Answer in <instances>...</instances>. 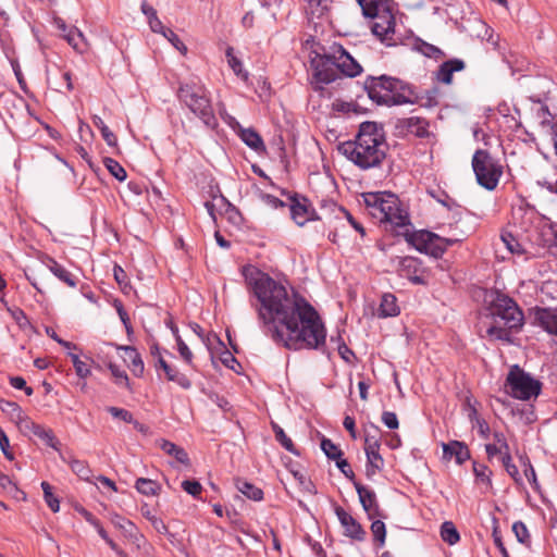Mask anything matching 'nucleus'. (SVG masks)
Listing matches in <instances>:
<instances>
[{"instance_id": "nucleus-1", "label": "nucleus", "mask_w": 557, "mask_h": 557, "mask_svg": "<svg viewBox=\"0 0 557 557\" xmlns=\"http://www.w3.org/2000/svg\"><path fill=\"white\" fill-rule=\"evenodd\" d=\"M256 302H251L263 331L275 343L288 349H321L326 329L313 306L294 289L268 274L252 285Z\"/></svg>"}, {"instance_id": "nucleus-2", "label": "nucleus", "mask_w": 557, "mask_h": 557, "mask_svg": "<svg viewBox=\"0 0 557 557\" xmlns=\"http://www.w3.org/2000/svg\"><path fill=\"white\" fill-rule=\"evenodd\" d=\"M485 315L481 321L483 337L491 341L510 342L512 331H519L524 323V314L509 296L491 290L485 296Z\"/></svg>"}, {"instance_id": "nucleus-3", "label": "nucleus", "mask_w": 557, "mask_h": 557, "mask_svg": "<svg viewBox=\"0 0 557 557\" xmlns=\"http://www.w3.org/2000/svg\"><path fill=\"white\" fill-rule=\"evenodd\" d=\"M338 149L361 170L380 166L387 151L383 125L370 121L361 123L355 139L343 143Z\"/></svg>"}, {"instance_id": "nucleus-4", "label": "nucleus", "mask_w": 557, "mask_h": 557, "mask_svg": "<svg viewBox=\"0 0 557 557\" xmlns=\"http://www.w3.org/2000/svg\"><path fill=\"white\" fill-rule=\"evenodd\" d=\"M177 96L207 127L215 128L218 126L209 92L200 82L191 81L181 84Z\"/></svg>"}, {"instance_id": "nucleus-5", "label": "nucleus", "mask_w": 557, "mask_h": 557, "mask_svg": "<svg viewBox=\"0 0 557 557\" xmlns=\"http://www.w3.org/2000/svg\"><path fill=\"white\" fill-rule=\"evenodd\" d=\"M363 86L369 98L381 106L393 107L413 102L400 92L404 89L403 82L392 76H369Z\"/></svg>"}, {"instance_id": "nucleus-6", "label": "nucleus", "mask_w": 557, "mask_h": 557, "mask_svg": "<svg viewBox=\"0 0 557 557\" xmlns=\"http://www.w3.org/2000/svg\"><path fill=\"white\" fill-rule=\"evenodd\" d=\"M541 383L524 372L519 366H512L507 379V393L520 400L536 398L541 392Z\"/></svg>"}, {"instance_id": "nucleus-7", "label": "nucleus", "mask_w": 557, "mask_h": 557, "mask_svg": "<svg viewBox=\"0 0 557 557\" xmlns=\"http://www.w3.org/2000/svg\"><path fill=\"white\" fill-rule=\"evenodd\" d=\"M472 168L479 185L487 190H494L497 187L503 169L486 150L475 151Z\"/></svg>"}, {"instance_id": "nucleus-8", "label": "nucleus", "mask_w": 557, "mask_h": 557, "mask_svg": "<svg viewBox=\"0 0 557 557\" xmlns=\"http://www.w3.org/2000/svg\"><path fill=\"white\" fill-rule=\"evenodd\" d=\"M405 239L418 251L434 258H441L445 252V242L443 237L429 231L412 230L410 233H405Z\"/></svg>"}, {"instance_id": "nucleus-9", "label": "nucleus", "mask_w": 557, "mask_h": 557, "mask_svg": "<svg viewBox=\"0 0 557 557\" xmlns=\"http://www.w3.org/2000/svg\"><path fill=\"white\" fill-rule=\"evenodd\" d=\"M388 205H391V208L383 211L380 222L389 224L397 236L405 238V233H410L413 228L409 214L398 197L393 194L388 197Z\"/></svg>"}, {"instance_id": "nucleus-10", "label": "nucleus", "mask_w": 557, "mask_h": 557, "mask_svg": "<svg viewBox=\"0 0 557 557\" xmlns=\"http://www.w3.org/2000/svg\"><path fill=\"white\" fill-rule=\"evenodd\" d=\"M310 64L313 70L312 76L317 83L330 84L338 77L337 63L335 58H333V46L331 47V52L317 53L311 58Z\"/></svg>"}, {"instance_id": "nucleus-11", "label": "nucleus", "mask_w": 557, "mask_h": 557, "mask_svg": "<svg viewBox=\"0 0 557 557\" xmlns=\"http://www.w3.org/2000/svg\"><path fill=\"white\" fill-rule=\"evenodd\" d=\"M373 434L367 432L364 437V451L367 455L366 472L368 478L376 474L384 466V459L380 454L381 438L379 436V429L373 426Z\"/></svg>"}, {"instance_id": "nucleus-12", "label": "nucleus", "mask_w": 557, "mask_h": 557, "mask_svg": "<svg viewBox=\"0 0 557 557\" xmlns=\"http://www.w3.org/2000/svg\"><path fill=\"white\" fill-rule=\"evenodd\" d=\"M371 23L372 34L383 44L393 45L395 34V17L389 10L383 9L375 15Z\"/></svg>"}, {"instance_id": "nucleus-13", "label": "nucleus", "mask_w": 557, "mask_h": 557, "mask_svg": "<svg viewBox=\"0 0 557 557\" xmlns=\"http://www.w3.org/2000/svg\"><path fill=\"white\" fill-rule=\"evenodd\" d=\"M397 272L399 276L409 280L413 284H428L426 271L422 262L414 257H404L397 260Z\"/></svg>"}, {"instance_id": "nucleus-14", "label": "nucleus", "mask_w": 557, "mask_h": 557, "mask_svg": "<svg viewBox=\"0 0 557 557\" xmlns=\"http://www.w3.org/2000/svg\"><path fill=\"white\" fill-rule=\"evenodd\" d=\"M290 201V218L298 226L317 219L315 210L306 197L296 195Z\"/></svg>"}, {"instance_id": "nucleus-15", "label": "nucleus", "mask_w": 557, "mask_h": 557, "mask_svg": "<svg viewBox=\"0 0 557 557\" xmlns=\"http://www.w3.org/2000/svg\"><path fill=\"white\" fill-rule=\"evenodd\" d=\"M395 127L398 134L403 136L414 135L419 138H425L430 135L429 122L419 116L399 119L397 120Z\"/></svg>"}, {"instance_id": "nucleus-16", "label": "nucleus", "mask_w": 557, "mask_h": 557, "mask_svg": "<svg viewBox=\"0 0 557 557\" xmlns=\"http://www.w3.org/2000/svg\"><path fill=\"white\" fill-rule=\"evenodd\" d=\"M333 58L336 60L337 70L348 77H355L362 72L361 65L341 45H333Z\"/></svg>"}, {"instance_id": "nucleus-17", "label": "nucleus", "mask_w": 557, "mask_h": 557, "mask_svg": "<svg viewBox=\"0 0 557 557\" xmlns=\"http://www.w3.org/2000/svg\"><path fill=\"white\" fill-rule=\"evenodd\" d=\"M335 515L344 529V535L356 541H363L366 539V531L361 524L343 507H335Z\"/></svg>"}, {"instance_id": "nucleus-18", "label": "nucleus", "mask_w": 557, "mask_h": 557, "mask_svg": "<svg viewBox=\"0 0 557 557\" xmlns=\"http://www.w3.org/2000/svg\"><path fill=\"white\" fill-rule=\"evenodd\" d=\"M354 486L359 496L360 504L363 510L367 512L369 519L382 517L375 492L369 487L363 486L358 481H354Z\"/></svg>"}, {"instance_id": "nucleus-19", "label": "nucleus", "mask_w": 557, "mask_h": 557, "mask_svg": "<svg viewBox=\"0 0 557 557\" xmlns=\"http://www.w3.org/2000/svg\"><path fill=\"white\" fill-rule=\"evenodd\" d=\"M392 194L386 193H367L363 195V201L369 210V213L379 221L382 219L383 211L389 210L388 197Z\"/></svg>"}, {"instance_id": "nucleus-20", "label": "nucleus", "mask_w": 557, "mask_h": 557, "mask_svg": "<svg viewBox=\"0 0 557 557\" xmlns=\"http://www.w3.org/2000/svg\"><path fill=\"white\" fill-rule=\"evenodd\" d=\"M534 320L547 333L557 336V307L534 309Z\"/></svg>"}, {"instance_id": "nucleus-21", "label": "nucleus", "mask_w": 557, "mask_h": 557, "mask_svg": "<svg viewBox=\"0 0 557 557\" xmlns=\"http://www.w3.org/2000/svg\"><path fill=\"white\" fill-rule=\"evenodd\" d=\"M502 240L511 253L539 256L540 252L535 247V243L530 242L529 245L520 243L511 233L502 235Z\"/></svg>"}, {"instance_id": "nucleus-22", "label": "nucleus", "mask_w": 557, "mask_h": 557, "mask_svg": "<svg viewBox=\"0 0 557 557\" xmlns=\"http://www.w3.org/2000/svg\"><path fill=\"white\" fill-rule=\"evenodd\" d=\"M444 458H455L458 465H462L470 459V450L463 442L450 441L443 444Z\"/></svg>"}, {"instance_id": "nucleus-23", "label": "nucleus", "mask_w": 557, "mask_h": 557, "mask_svg": "<svg viewBox=\"0 0 557 557\" xmlns=\"http://www.w3.org/2000/svg\"><path fill=\"white\" fill-rule=\"evenodd\" d=\"M466 64L461 59H450L443 62L435 73L437 82L449 85L453 82V74L465 69Z\"/></svg>"}, {"instance_id": "nucleus-24", "label": "nucleus", "mask_w": 557, "mask_h": 557, "mask_svg": "<svg viewBox=\"0 0 557 557\" xmlns=\"http://www.w3.org/2000/svg\"><path fill=\"white\" fill-rule=\"evenodd\" d=\"M541 243H535V247L540 252V248H547L550 255L557 258V223L550 224L547 228L537 234Z\"/></svg>"}, {"instance_id": "nucleus-25", "label": "nucleus", "mask_w": 557, "mask_h": 557, "mask_svg": "<svg viewBox=\"0 0 557 557\" xmlns=\"http://www.w3.org/2000/svg\"><path fill=\"white\" fill-rule=\"evenodd\" d=\"M44 264L55 275L60 281L65 283L70 287L76 286V280L73 275L60 263H58L53 258L46 257L42 260Z\"/></svg>"}, {"instance_id": "nucleus-26", "label": "nucleus", "mask_w": 557, "mask_h": 557, "mask_svg": "<svg viewBox=\"0 0 557 557\" xmlns=\"http://www.w3.org/2000/svg\"><path fill=\"white\" fill-rule=\"evenodd\" d=\"M400 313V308L397 304V298L391 293H386L382 296L377 315L380 318L396 317Z\"/></svg>"}, {"instance_id": "nucleus-27", "label": "nucleus", "mask_w": 557, "mask_h": 557, "mask_svg": "<svg viewBox=\"0 0 557 557\" xmlns=\"http://www.w3.org/2000/svg\"><path fill=\"white\" fill-rule=\"evenodd\" d=\"M64 39L78 53H84L87 50L86 38L75 26H71L69 32L64 35Z\"/></svg>"}, {"instance_id": "nucleus-28", "label": "nucleus", "mask_w": 557, "mask_h": 557, "mask_svg": "<svg viewBox=\"0 0 557 557\" xmlns=\"http://www.w3.org/2000/svg\"><path fill=\"white\" fill-rule=\"evenodd\" d=\"M126 358L129 360V368L134 375L140 376L144 373V361L136 348L132 346H124Z\"/></svg>"}, {"instance_id": "nucleus-29", "label": "nucleus", "mask_w": 557, "mask_h": 557, "mask_svg": "<svg viewBox=\"0 0 557 557\" xmlns=\"http://www.w3.org/2000/svg\"><path fill=\"white\" fill-rule=\"evenodd\" d=\"M135 488L145 496H157L161 492V485L157 481L146 478H138Z\"/></svg>"}, {"instance_id": "nucleus-30", "label": "nucleus", "mask_w": 557, "mask_h": 557, "mask_svg": "<svg viewBox=\"0 0 557 557\" xmlns=\"http://www.w3.org/2000/svg\"><path fill=\"white\" fill-rule=\"evenodd\" d=\"M225 54L228 66L233 70L234 74L244 82H247L249 73L244 69L242 61L234 54L233 47H227Z\"/></svg>"}, {"instance_id": "nucleus-31", "label": "nucleus", "mask_w": 557, "mask_h": 557, "mask_svg": "<svg viewBox=\"0 0 557 557\" xmlns=\"http://www.w3.org/2000/svg\"><path fill=\"white\" fill-rule=\"evenodd\" d=\"M161 449L168 455L173 456L178 462L183 465L189 463V458L187 453L182 448L175 445L174 443L162 440L160 444Z\"/></svg>"}, {"instance_id": "nucleus-32", "label": "nucleus", "mask_w": 557, "mask_h": 557, "mask_svg": "<svg viewBox=\"0 0 557 557\" xmlns=\"http://www.w3.org/2000/svg\"><path fill=\"white\" fill-rule=\"evenodd\" d=\"M236 487L240 493H243L249 499L259 502L263 498L262 490L247 481L237 480Z\"/></svg>"}, {"instance_id": "nucleus-33", "label": "nucleus", "mask_w": 557, "mask_h": 557, "mask_svg": "<svg viewBox=\"0 0 557 557\" xmlns=\"http://www.w3.org/2000/svg\"><path fill=\"white\" fill-rule=\"evenodd\" d=\"M240 139L251 149L258 151L264 149V144L261 136L251 128H246L240 132Z\"/></svg>"}, {"instance_id": "nucleus-34", "label": "nucleus", "mask_w": 557, "mask_h": 557, "mask_svg": "<svg viewBox=\"0 0 557 557\" xmlns=\"http://www.w3.org/2000/svg\"><path fill=\"white\" fill-rule=\"evenodd\" d=\"M414 49L431 59L440 60L445 57V53L438 47L423 40L417 41Z\"/></svg>"}, {"instance_id": "nucleus-35", "label": "nucleus", "mask_w": 557, "mask_h": 557, "mask_svg": "<svg viewBox=\"0 0 557 557\" xmlns=\"http://www.w3.org/2000/svg\"><path fill=\"white\" fill-rule=\"evenodd\" d=\"M92 123L101 132L104 141L111 147H116V136L113 134V132L110 131V128L107 126L103 120L100 116L95 115L92 117Z\"/></svg>"}, {"instance_id": "nucleus-36", "label": "nucleus", "mask_w": 557, "mask_h": 557, "mask_svg": "<svg viewBox=\"0 0 557 557\" xmlns=\"http://www.w3.org/2000/svg\"><path fill=\"white\" fill-rule=\"evenodd\" d=\"M441 536L443 541L449 545H455L460 540L459 533L451 521H445L442 524Z\"/></svg>"}, {"instance_id": "nucleus-37", "label": "nucleus", "mask_w": 557, "mask_h": 557, "mask_svg": "<svg viewBox=\"0 0 557 557\" xmlns=\"http://www.w3.org/2000/svg\"><path fill=\"white\" fill-rule=\"evenodd\" d=\"M307 10L312 16L320 17L329 11L332 0H306Z\"/></svg>"}, {"instance_id": "nucleus-38", "label": "nucleus", "mask_w": 557, "mask_h": 557, "mask_svg": "<svg viewBox=\"0 0 557 557\" xmlns=\"http://www.w3.org/2000/svg\"><path fill=\"white\" fill-rule=\"evenodd\" d=\"M166 379L169 381L175 382L184 389H189L191 387L190 380L183 373H181L177 369L172 368L171 366L164 371Z\"/></svg>"}, {"instance_id": "nucleus-39", "label": "nucleus", "mask_w": 557, "mask_h": 557, "mask_svg": "<svg viewBox=\"0 0 557 557\" xmlns=\"http://www.w3.org/2000/svg\"><path fill=\"white\" fill-rule=\"evenodd\" d=\"M103 164L109 173L114 176L117 181L123 182L126 180V171L124 168L114 159L106 157L103 158Z\"/></svg>"}, {"instance_id": "nucleus-40", "label": "nucleus", "mask_w": 557, "mask_h": 557, "mask_svg": "<svg viewBox=\"0 0 557 557\" xmlns=\"http://www.w3.org/2000/svg\"><path fill=\"white\" fill-rule=\"evenodd\" d=\"M172 332L176 339L177 350L181 355V357L186 361V363L191 364L194 355L191 350L188 348L186 343L182 339V337L178 335V330L175 326H172Z\"/></svg>"}, {"instance_id": "nucleus-41", "label": "nucleus", "mask_w": 557, "mask_h": 557, "mask_svg": "<svg viewBox=\"0 0 557 557\" xmlns=\"http://www.w3.org/2000/svg\"><path fill=\"white\" fill-rule=\"evenodd\" d=\"M36 429H37V434L35 436L40 438L47 446H49L55 450L59 449V441L54 436V433L51 429H47L42 425H41V428H36Z\"/></svg>"}, {"instance_id": "nucleus-42", "label": "nucleus", "mask_w": 557, "mask_h": 557, "mask_svg": "<svg viewBox=\"0 0 557 557\" xmlns=\"http://www.w3.org/2000/svg\"><path fill=\"white\" fill-rule=\"evenodd\" d=\"M41 488L44 492V498L47 503L48 507L53 511L58 512L60 509V502L59 499L53 495L51 485L44 481L41 482Z\"/></svg>"}, {"instance_id": "nucleus-43", "label": "nucleus", "mask_w": 557, "mask_h": 557, "mask_svg": "<svg viewBox=\"0 0 557 557\" xmlns=\"http://www.w3.org/2000/svg\"><path fill=\"white\" fill-rule=\"evenodd\" d=\"M321 449L331 460L338 461L342 459L343 451L329 438H323L321 441Z\"/></svg>"}, {"instance_id": "nucleus-44", "label": "nucleus", "mask_w": 557, "mask_h": 557, "mask_svg": "<svg viewBox=\"0 0 557 557\" xmlns=\"http://www.w3.org/2000/svg\"><path fill=\"white\" fill-rule=\"evenodd\" d=\"M275 438L289 453L297 454L293 441L285 434L284 430L278 425H273Z\"/></svg>"}, {"instance_id": "nucleus-45", "label": "nucleus", "mask_w": 557, "mask_h": 557, "mask_svg": "<svg viewBox=\"0 0 557 557\" xmlns=\"http://www.w3.org/2000/svg\"><path fill=\"white\" fill-rule=\"evenodd\" d=\"M70 468L75 474H77L81 479H84V480H88L91 474L90 468L83 460H78V459L71 460Z\"/></svg>"}, {"instance_id": "nucleus-46", "label": "nucleus", "mask_w": 557, "mask_h": 557, "mask_svg": "<svg viewBox=\"0 0 557 557\" xmlns=\"http://www.w3.org/2000/svg\"><path fill=\"white\" fill-rule=\"evenodd\" d=\"M502 463L506 470V472L517 482H521V476L519 474V470L516 465L512 463V459L510 453L505 451V456L502 458Z\"/></svg>"}, {"instance_id": "nucleus-47", "label": "nucleus", "mask_w": 557, "mask_h": 557, "mask_svg": "<svg viewBox=\"0 0 557 557\" xmlns=\"http://www.w3.org/2000/svg\"><path fill=\"white\" fill-rule=\"evenodd\" d=\"M69 356L73 362L75 372L79 377L86 379L87 376L90 375L89 367L79 359L78 355L70 352Z\"/></svg>"}, {"instance_id": "nucleus-48", "label": "nucleus", "mask_w": 557, "mask_h": 557, "mask_svg": "<svg viewBox=\"0 0 557 557\" xmlns=\"http://www.w3.org/2000/svg\"><path fill=\"white\" fill-rule=\"evenodd\" d=\"M371 532L375 541L380 543V546L385 544L386 528L385 523L381 520H375L371 524Z\"/></svg>"}, {"instance_id": "nucleus-49", "label": "nucleus", "mask_w": 557, "mask_h": 557, "mask_svg": "<svg viewBox=\"0 0 557 557\" xmlns=\"http://www.w3.org/2000/svg\"><path fill=\"white\" fill-rule=\"evenodd\" d=\"M357 2L364 16L371 17L381 11L377 0H357Z\"/></svg>"}, {"instance_id": "nucleus-50", "label": "nucleus", "mask_w": 557, "mask_h": 557, "mask_svg": "<svg viewBox=\"0 0 557 557\" xmlns=\"http://www.w3.org/2000/svg\"><path fill=\"white\" fill-rule=\"evenodd\" d=\"M473 472L475 478L482 483L490 484L491 483V470L482 463L473 462Z\"/></svg>"}, {"instance_id": "nucleus-51", "label": "nucleus", "mask_w": 557, "mask_h": 557, "mask_svg": "<svg viewBox=\"0 0 557 557\" xmlns=\"http://www.w3.org/2000/svg\"><path fill=\"white\" fill-rule=\"evenodd\" d=\"M163 36L172 44L176 50H178L183 55H186L188 51L187 47L172 29L168 28Z\"/></svg>"}, {"instance_id": "nucleus-52", "label": "nucleus", "mask_w": 557, "mask_h": 557, "mask_svg": "<svg viewBox=\"0 0 557 557\" xmlns=\"http://www.w3.org/2000/svg\"><path fill=\"white\" fill-rule=\"evenodd\" d=\"M512 531L517 537V540L522 543L527 544L530 540L529 531L525 527V524L521 521H517L512 524Z\"/></svg>"}, {"instance_id": "nucleus-53", "label": "nucleus", "mask_w": 557, "mask_h": 557, "mask_svg": "<svg viewBox=\"0 0 557 557\" xmlns=\"http://www.w3.org/2000/svg\"><path fill=\"white\" fill-rule=\"evenodd\" d=\"M109 370H110L112 376L115 379L116 384H119V385H127L128 384V376L124 370L120 369V367H117L114 363H110Z\"/></svg>"}, {"instance_id": "nucleus-54", "label": "nucleus", "mask_w": 557, "mask_h": 557, "mask_svg": "<svg viewBox=\"0 0 557 557\" xmlns=\"http://www.w3.org/2000/svg\"><path fill=\"white\" fill-rule=\"evenodd\" d=\"M108 411L110 412V414L113 418L121 419L122 421H124L126 423L134 422L133 414L126 409L117 408V407H109Z\"/></svg>"}, {"instance_id": "nucleus-55", "label": "nucleus", "mask_w": 557, "mask_h": 557, "mask_svg": "<svg viewBox=\"0 0 557 557\" xmlns=\"http://www.w3.org/2000/svg\"><path fill=\"white\" fill-rule=\"evenodd\" d=\"M17 424L22 432L24 433H32L33 435L37 434L36 428H41L40 424L35 423L32 421L27 416L24 414V417L17 421Z\"/></svg>"}, {"instance_id": "nucleus-56", "label": "nucleus", "mask_w": 557, "mask_h": 557, "mask_svg": "<svg viewBox=\"0 0 557 557\" xmlns=\"http://www.w3.org/2000/svg\"><path fill=\"white\" fill-rule=\"evenodd\" d=\"M182 488L194 497H197L200 495L202 491V486L198 481L195 480H185L182 482Z\"/></svg>"}, {"instance_id": "nucleus-57", "label": "nucleus", "mask_w": 557, "mask_h": 557, "mask_svg": "<svg viewBox=\"0 0 557 557\" xmlns=\"http://www.w3.org/2000/svg\"><path fill=\"white\" fill-rule=\"evenodd\" d=\"M3 411L11 413L16 419V422L24 417L22 408L13 401H5L3 406H0Z\"/></svg>"}, {"instance_id": "nucleus-58", "label": "nucleus", "mask_w": 557, "mask_h": 557, "mask_svg": "<svg viewBox=\"0 0 557 557\" xmlns=\"http://www.w3.org/2000/svg\"><path fill=\"white\" fill-rule=\"evenodd\" d=\"M382 422L386 428L391 430L398 429L399 426L398 418L393 411H384L382 413Z\"/></svg>"}, {"instance_id": "nucleus-59", "label": "nucleus", "mask_w": 557, "mask_h": 557, "mask_svg": "<svg viewBox=\"0 0 557 557\" xmlns=\"http://www.w3.org/2000/svg\"><path fill=\"white\" fill-rule=\"evenodd\" d=\"M10 384L16 389H24L25 394L28 396L34 393L33 388L26 385V381L22 376H11Z\"/></svg>"}, {"instance_id": "nucleus-60", "label": "nucleus", "mask_w": 557, "mask_h": 557, "mask_svg": "<svg viewBox=\"0 0 557 557\" xmlns=\"http://www.w3.org/2000/svg\"><path fill=\"white\" fill-rule=\"evenodd\" d=\"M113 275H114V278L117 282V284L124 290V293H127L126 292V288H127V275H126L125 271L120 265H115L114 269H113Z\"/></svg>"}, {"instance_id": "nucleus-61", "label": "nucleus", "mask_w": 557, "mask_h": 557, "mask_svg": "<svg viewBox=\"0 0 557 557\" xmlns=\"http://www.w3.org/2000/svg\"><path fill=\"white\" fill-rule=\"evenodd\" d=\"M336 466L347 479L351 480L352 482L356 481L355 473L346 459H339L336 461Z\"/></svg>"}, {"instance_id": "nucleus-62", "label": "nucleus", "mask_w": 557, "mask_h": 557, "mask_svg": "<svg viewBox=\"0 0 557 557\" xmlns=\"http://www.w3.org/2000/svg\"><path fill=\"white\" fill-rule=\"evenodd\" d=\"M472 428L476 429L478 433L483 438H487V436L490 434V426L484 419H482V418L476 419V421L472 422Z\"/></svg>"}, {"instance_id": "nucleus-63", "label": "nucleus", "mask_w": 557, "mask_h": 557, "mask_svg": "<svg viewBox=\"0 0 557 557\" xmlns=\"http://www.w3.org/2000/svg\"><path fill=\"white\" fill-rule=\"evenodd\" d=\"M485 450H486V454H487L490 459H492L496 455H499L500 459L505 456V450L503 448H500L498 445L493 444V443L492 444H486L485 445Z\"/></svg>"}, {"instance_id": "nucleus-64", "label": "nucleus", "mask_w": 557, "mask_h": 557, "mask_svg": "<svg viewBox=\"0 0 557 557\" xmlns=\"http://www.w3.org/2000/svg\"><path fill=\"white\" fill-rule=\"evenodd\" d=\"M140 9H141V12L147 17L148 22L151 21L152 18L158 17L157 11L147 1L141 2Z\"/></svg>"}]
</instances>
